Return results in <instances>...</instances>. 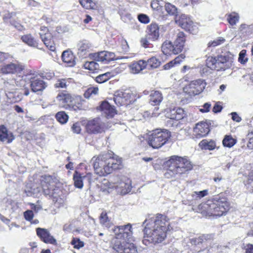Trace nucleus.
<instances>
[{
	"mask_svg": "<svg viewBox=\"0 0 253 253\" xmlns=\"http://www.w3.org/2000/svg\"><path fill=\"white\" fill-rule=\"evenodd\" d=\"M185 56L184 54H181L178 56H177L174 60L173 62H174L176 64H179L185 58Z\"/></svg>",
	"mask_w": 253,
	"mask_h": 253,
	"instance_id": "69168bd1",
	"label": "nucleus"
},
{
	"mask_svg": "<svg viewBox=\"0 0 253 253\" xmlns=\"http://www.w3.org/2000/svg\"><path fill=\"white\" fill-rule=\"evenodd\" d=\"M23 42H25L29 46L36 47L38 46V42L31 34L23 35L21 38Z\"/></svg>",
	"mask_w": 253,
	"mask_h": 253,
	"instance_id": "473e14b6",
	"label": "nucleus"
},
{
	"mask_svg": "<svg viewBox=\"0 0 253 253\" xmlns=\"http://www.w3.org/2000/svg\"><path fill=\"white\" fill-rule=\"evenodd\" d=\"M232 119L236 122L239 123L241 121V118L237 114L236 112H232L231 113Z\"/></svg>",
	"mask_w": 253,
	"mask_h": 253,
	"instance_id": "e2e57ef3",
	"label": "nucleus"
},
{
	"mask_svg": "<svg viewBox=\"0 0 253 253\" xmlns=\"http://www.w3.org/2000/svg\"><path fill=\"white\" fill-rule=\"evenodd\" d=\"M185 41V35L184 33L179 32L176 35V38L174 42V45L175 46V51L181 52L183 48L184 42Z\"/></svg>",
	"mask_w": 253,
	"mask_h": 253,
	"instance_id": "c85d7f7f",
	"label": "nucleus"
},
{
	"mask_svg": "<svg viewBox=\"0 0 253 253\" xmlns=\"http://www.w3.org/2000/svg\"><path fill=\"white\" fill-rule=\"evenodd\" d=\"M245 248L246 253H253V245L251 244H247Z\"/></svg>",
	"mask_w": 253,
	"mask_h": 253,
	"instance_id": "774afa93",
	"label": "nucleus"
},
{
	"mask_svg": "<svg viewBox=\"0 0 253 253\" xmlns=\"http://www.w3.org/2000/svg\"><path fill=\"white\" fill-rule=\"evenodd\" d=\"M44 44L51 51H53L55 50V44L52 39L49 41H45Z\"/></svg>",
	"mask_w": 253,
	"mask_h": 253,
	"instance_id": "6e6d98bb",
	"label": "nucleus"
},
{
	"mask_svg": "<svg viewBox=\"0 0 253 253\" xmlns=\"http://www.w3.org/2000/svg\"><path fill=\"white\" fill-rule=\"evenodd\" d=\"M13 57L8 53L0 52V63L5 61H11Z\"/></svg>",
	"mask_w": 253,
	"mask_h": 253,
	"instance_id": "49530a36",
	"label": "nucleus"
},
{
	"mask_svg": "<svg viewBox=\"0 0 253 253\" xmlns=\"http://www.w3.org/2000/svg\"><path fill=\"white\" fill-rule=\"evenodd\" d=\"M71 244L74 246L75 248L77 249H80L84 245V242L81 241L79 239L77 238H74L71 242Z\"/></svg>",
	"mask_w": 253,
	"mask_h": 253,
	"instance_id": "8fccbe9b",
	"label": "nucleus"
},
{
	"mask_svg": "<svg viewBox=\"0 0 253 253\" xmlns=\"http://www.w3.org/2000/svg\"><path fill=\"white\" fill-rule=\"evenodd\" d=\"M25 77V79L30 80L31 89L34 92L42 91L47 86L45 82L39 78L33 77L31 75L26 76Z\"/></svg>",
	"mask_w": 253,
	"mask_h": 253,
	"instance_id": "f3484780",
	"label": "nucleus"
},
{
	"mask_svg": "<svg viewBox=\"0 0 253 253\" xmlns=\"http://www.w3.org/2000/svg\"><path fill=\"white\" fill-rule=\"evenodd\" d=\"M222 109V107L220 105V102H218L215 104L214 106L213 107L212 111L215 113H219L221 112Z\"/></svg>",
	"mask_w": 253,
	"mask_h": 253,
	"instance_id": "052dcab7",
	"label": "nucleus"
},
{
	"mask_svg": "<svg viewBox=\"0 0 253 253\" xmlns=\"http://www.w3.org/2000/svg\"><path fill=\"white\" fill-rule=\"evenodd\" d=\"M184 110L180 107L169 109V112H167L168 117L172 120H180L184 118Z\"/></svg>",
	"mask_w": 253,
	"mask_h": 253,
	"instance_id": "393cba45",
	"label": "nucleus"
},
{
	"mask_svg": "<svg viewBox=\"0 0 253 253\" xmlns=\"http://www.w3.org/2000/svg\"><path fill=\"white\" fill-rule=\"evenodd\" d=\"M98 109L107 118H112L116 114L114 107L106 101L101 103Z\"/></svg>",
	"mask_w": 253,
	"mask_h": 253,
	"instance_id": "4be33fe9",
	"label": "nucleus"
},
{
	"mask_svg": "<svg viewBox=\"0 0 253 253\" xmlns=\"http://www.w3.org/2000/svg\"><path fill=\"white\" fill-rule=\"evenodd\" d=\"M27 4L29 6L37 7L40 5V3L34 0H28Z\"/></svg>",
	"mask_w": 253,
	"mask_h": 253,
	"instance_id": "338daca9",
	"label": "nucleus"
},
{
	"mask_svg": "<svg viewBox=\"0 0 253 253\" xmlns=\"http://www.w3.org/2000/svg\"><path fill=\"white\" fill-rule=\"evenodd\" d=\"M56 179L49 175H44L41 181V186L31 188V191H26L29 196L39 197L42 193L45 196L57 200L59 189L55 186Z\"/></svg>",
	"mask_w": 253,
	"mask_h": 253,
	"instance_id": "39448f33",
	"label": "nucleus"
},
{
	"mask_svg": "<svg viewBox=\"0 0 253 253\" xmlns=\"http://www.w3.org/2000/svg\"><path fill=\"white\" fill-rule=\"evenodd\" d=\"M246 185L248 188L253 191V169L249 174V177Z\"/></svg>",
	"mask_w": 253,
	"mask_h": 253,
	"instance_id": "3c124183",
	"label": "nucleus"
},
{
	"mask_svg": "<svg viewBox=\"0 0 253 253\" xmlns=\"http://www.w3.org/2000/svg\"><path fill=\"white\" fill-rule=\"evenodd\" d=\"M40 35L43 43L45 42V41H49L52 39L51 34L49 33H40Z\"/></svg>",
	"mask_w": 253,
	"mask_h": 253,
	"instance_id": "864d4df0",
	"label": "nucleus"
},
{
	"mask_svg": "<svg viewBox=\"0 0 253 253\" xmlns=\"http://www.w3.org/2000/svg\"><path fill=\"white\" fill-rule=\"evenodd\" d=\"M114 76V74L111 72H106L104 74L99 75L96 77V81L99 83H103Z\"/></svg>",
	"mask_w": 253,
	"mask_h": 253,
	"instance_id": "58836bf2",
	"label": "nucleus"
},
{
	"mask_svg": "<svg viewBox=\"0 0 253 253\" xmlns=\"http://www.w3.org/2000/svg\"><path fill=\"white\" fill-rule=\"evenodd\" d=\"M57 101L60 102V105L65 109L76 110L81 109V105L78 103L79 101H84L82 100L81 97L79 96L75 98L73 97L70 94L66 92H61L58 94L56 97Z\"/></svg>",
	"mask_w": 253,
	"mask_h": 253,
	"instance_id": "6e6552de",
	"label": "nucleus"
},
{
	"mask_svg": "<svg viewBox=\"0 0 253 253\" xmlns=\"http://www.w3.org/2000/svg\"><path fill=\"white\" fill-rule=\"evenodd\" d=\"M238 13L233 12L227 15V20L230 25L233 26L238 22L239 20Z\"/></svg>",
	"mask_w": 253,
	"mask_h": 253,
	"instance_id": "c9c22d12",
	"label": "nucleus"
},
{
	"mask_svg": "<svg viewBox=\"0 0 253 253\" xmlns=\"http://www.w3.org/2000/svg\"><path fill=\"white\" fill-rule=\"evenodd\" d=\"M98 88L96 87H91L87 89V90L84 93V96L85 98H89L91 95H96L98 94Z\"/></svg>",
	"mask_w": 253,
	"mask_h": 253,
	"instance_id": "de8ad7c7",
	"label": "nucleus"
},
{
	"mask_svg": "<svg viewBox=\"0 0 253 253\" xmlns=\"http://www.w3.org/2000/svg\"><path fill=\"white\" fill-rule=\"evenodd\" d=\"M138 19L139 22L144 24H147L150 21L149 17L144 14H139L138 15Z\"/></svg>",
	"mask_w": 253,
	"mask_h": 253,
	"instance_id": "603ef678",
	"label": "nucleus"
},
{
	"mask_svg": "<svg viewBox=\"0 0 253 253\" xmlns=\"http://www.w3.org/2000/svg\"><path fill=\"white\" fill-rule=\"evenodd\" d=\"M206 65L211 70H220V67L217 65V58L209 57L206 60Z\"/></svg>",
	"mask_w": 253,
	"mask_h": 253,
	"instance_id": "72a5a7b5",
	"label": "nucleus"
},
{
	"mask_svg": "<svg viewBox=\"0 0 253 253\" xmlns=\"http://www.w3.org/2000/svg\"><path fill=\"white\" fill-rule=\"evenodd\" d=\"M89 58L98 62L107 63L115 59V54L113 52L102 51L90 54Z\"/></svg>",
	"mask_w": 253,
	"mask_h": 253,
	"instance_id": "4468645a",
	"label": "nucleus"
},
{
	"mask_svg": "<svg viewBox=\"0 0 253 253\" xmlns=\"http://www.w3.org/2000/svg\"><path fill=\"white\" fill-rule=\"evenodd\" d=\"M115 188V184L112 182V177L110 181L104 179L100 186V189L102 192L109 193L110 190Z\"/></svg>",
	"mask_w": 253,
	"mask_h": 253,
	"instance_id": "f704fd0d",
	"label": "nucleus"
},
{
	"mask_svg": "<svg viewBox=\"0 0 253 253\" xmlns=\"http://www.w3.org/2000/svg\"><path fill=\"white\" fill-rule=\"evenodd\" d=\"M25 219L27 221H31L34 217V213L32 210H27L24 213Z\"/></svg>",
	"mask_w": 253,
	"mask_h": 253,
	"instance_id": "5fc2aeb1",
	"label": "nucleus"
},
{
	"mask_svg": "<svg viewBox=\"0 0 253 253\" xmlns=\"http://www.w3.org/2000/svg\"><path fill=\"white\" fill-rule=\"evenodd\" d=\"M246 54V50H242L239 53L238 61L242 64H244L248 61V58L245 57Z\"/></svg>",
	"mask_w": 253,
	"mask_h": 253,
	"instance_id": "09e8293b",
	"label": "nucleus"
},
{
	"mask_svg": "<svg viewBox=\"0 0 253 253\" xmlns=\"http://www.w3.org/2000/svg\"><path fill=\"white\" fill-rule=\"evenodd\" d=\"M170 137L171 133L168 130L157 129L149 135L147 140L148 145L153 149H159L165 145Z\"/></svg>",
	"mask_w": 253,
	"mask_h": 253,
	"instance_id": "0eeeda50",
	"label": "nucleus"
},
{
	"mask_svg": "<svg viewBox=\"0 0 253 253\" xmlns=\"http://www.w3.org/2000/svg\"><path fill=\"white\" fill-rule=\"evenodd\" d=\"M92 47L91 43L88 41L83 40L78 44V54L81 56H84Z\"/></svg>",
	"mask_w": 253,
	"mask_h": 253,
	"instance_id": "bb28decb",
	"label": "nucleus"
},
{
	"mask_svg": "<svg viewBox=\"0 0 253 253\" xmlns=\"http://www.w3.org/2000/svg\"><path fill=\"white\" fill-rule=\"evenodd\" d=\"M37 234L41 240L46 244L56 245V239L50 235L49 231L44 228H37L36 229Z\"/></svg>",
	"mask_w": 253,
	"mask_h": 253,
	"instance_id": "6ab92c4d",
	"label": "nucleus"
},
{
	"mask_svg": "<svg viewBox=\"0 0 253 253\" xmlns=\"http://www.w3.org/2000/svg\"><path fill=\"white\" fill-rule=\"evenodd\" d=\"M236 143V140L231 135H226L222 140V144L224 147L230 148Z\"/></svg>",
	"mask_w": 253,
	"mask_h": 253,
	"instance_id": "ea45409f",
	"label": "nucleus"
},
{
	"mask_svg": "<svg viewBox=\"0 0 253 253\" xmlns=\"http://www.w3.org/2000/svg\"><path fill=\"white\" fill-rule=\"evenodd\" d=\"M207 236L203 235L202 236H199L198 238H192L190 240V243L193 245H199L200 244H202L204 240H207Z\"/></svg>",
	"mask_w": 253,
	"mask_h": 253,
	"instance_id": "37998d69",
	"label": "nucleus"
},
{
	"mask_svg": "<svg viewBox=\"0 0 253 253\" xmlns=\"http://www.w3.org/2000/svg\"><path fill=\"white\" fill-rule=\"evenodd\" d=\"M146 63L148 68H156L160 65L161 62L156 57H152L146 61Z\"/></svg>",
	"mask_w": 253,
	"mask_h": 253,
	"instance_id": "4c0bfd02",
	"label": "nucleus"
},
{
	"mask_svg": "<svg viewBox=\"0 0 253 253\" xmlns=\"http://www.w3.org/2000/svg\"><path fill=\"white\" fill-rule=\"evenodd\" d=\"M229 205L225 197L216 196L199 206L201 212L209 216H220L229 210Z\"/></svg>",
	"mask_w": 253,
	"mask_h": 253,
	"instance_id": "20e7f679",
	"label": "nucleus"
},
{
	"mask_svg": "<svg viewBox=\"0 0 253 253\" xmlns=\"http://www.w3.org/2000/svg\"><path fill=\"white\" fill-rule=\"evenodd\" d=\"M147 68L146 61L140 60L137 62H134L129 65V69L131 73L138 74L141 71Z\"/></svg>",
	"mask_w": 253,
	"mask_h": 253,
	"instance_id": "a878e982",
	"label": "nucleus"
},
{
	"mask_svg": "<svg viewBox=\"0 0 253 253\" xmlns=\"http://www.w3.org/2000/svg\"><path fill=\"white\" fill-rule=\"evenodd\" d=\"M175 22L182 28L192 34H196L198 31L197 26L185 14H182L180 16L176 15Z\"/></svg>",
	"mask_w": 253,
	"mask_h": 253,
	"instance_id": "f8f14e48",
	"label": "nucleus"
},
{
	"mask_svg": "<svg viewBox=\"0 0 253 253\" xmlns=\"http://www.w3.org/2000/svg\"><path fill=\"white\" fill-rule=\"evenodd\" d=\"M159 27L156 23H152L147 27V37L151 41H154L159 37Z\"/></svg>",
	"mask_w": 253,
	"mask_h": 253,
	"instance_id": "5701e85b",
	"label": "nucleus"
},
{
	"mask_svg": "<svg viewBox=\"0 0 253 253\" xmlns=\"http://www.w3.org/2000/svg\"><path fill=\"white\" fill-rule=\"evenodd\" d=\"M94 171L99 176H105L114 170L121 169L122 161L120 158L112 157L111 154L106 153L100 155L91 159Z\"/></svg>",
	"mask_w": 253,
	"mask_h": 253,
	"instance_id": "7ed1b4c3",
	"label": "nucleus"
},
{
	"mask_svg": "<svg viewBox=\"0 0 253 253\" xmlns=\"http://www.w3.org/2000/svg\"><path fill=\"white\" fill-rule=\"evenodd\" d=\"M75 58L73 53L69 50L64 51L62 53V60L64 62L66 63L68 66L73 67L75 65Z\"/></svg>",
	"mask_w": 253,
	"mask_h": 253,
	"instance_id": "c756f323",
	"label": "nucleus"
},
{
	"mask_svg": "<svg viewBox=\"0 0 253 253\" xmlns=\"http://www.w3.org/2000/svg\"><path fill=\"white\" fill-rule=\"evenodd\" d=\"M4 22L13 26L18 30H21L23 26L18 22L16 17V13L14 12H7L3 17Z\"/></svg>",
	"mask_w": 253,
	"mask_h": 253,
	"instance_id": "412c9836",
	"label": "nucleus"
},
{
	"mask_svg": "<svg viewBox=\"0 0 253 253\" xmlns=\"http://www.w3.org/2000/svg\"><path fill=\"white\" fill-rule=\"evenodd\" d=\"M67 85V81L65 79L59 80L55 84V86L57 88H66Z\"/></svg>",
	"mask_w": 253,
	"mask_h": 253,
	"instance_id": "4d7b16f0",
	"label": "nucleus"
},
{
	"mask_svg": "<svg viewBox=\"0 0 253 253\" xmlns=\"http://www.w3.org/2000/svg\"><path fill=\"white\" fill-rule=\"evenodd\" d=\"M134 100V94L130 89L118 90L115 92L113 97V101L118 106L126 105Z\"/></svg>",
	"mask_w": 253,
	"mask_h": 253,
	"instance_id": "1a4fd4ad",
	"label": "nucleus"
},
{
	"mask_svg": "<svg viewBox=\"0 0 253 253\" xmlns=\"http://www.w3.org/2000/svg\"><path fill=\"white\" fill-rule=\"evenodd\" d=\"M174 44H172L170 41H165L162 45V51L165 55L177 54L179 52L175 51L176 48Z\"/></svg>",
	"mask_w": 253,
	"mask_h": 253,
	"instance_id": "cd10ccee",
	"label": "nucleus"
},
{
	"mask_svg": "<svg viewBox=\"0 0 253 253\" xmlns=\"http://www.w3.org/2000/svg\"><path fill=\"white\" fill-rule=\"evenodd\" d=\"M208 194V190H204L200 191H195L192 194V196L195 199H201Z\"/></svg>",
	"mask_w": 253,
	"mask_h": 253,
	"instance_id": "c03bdc74",
	"label": "nucleus"
},
{
	"mask_svg": "<svg viewBox=\"0 0 253 253\" xmlns=\"http://www.w3.org/2000/svg\"><path fill=\"white\" fill-rule=\"evenodd\" d=\"M24 69V66L20 63L15 61L3 64L0 67V72L2 74H20Z\"/></svg>",
	"mask_w": 253,
	"mask_h": 253,
	"instance_id": "ddd939ff",
	"label": "nucleus"
},
{
	"mask_svg": "<svg viewBox=\"0 0 253 253\" xmlns=\"http://www.w3.org/2000/svg\"><path fill=\"white\" fill-rule=\"evenodd\" d=\"M210 131L209 125L206 122L199 123L194 128V134L197 138L207 136Z\"/></svg>",
	"mask_w": 253,
	"mask_h": 253,
	"instance_id": "a211bd4d",
	"label": "nucleus"
},
{
	"mask_svg": "<svg viewBox=\"0 0 253 253\" xmlns=\"http://www.w3.org/2000/svg\"><path fill=\"white\" fill-rule=\"evenodd\" d=\"M168 170L171 172V175H181L191 170L193 165L186 157L172 156L167 162Z\"/></svg>",
	"mask_w": 253,
	"mask_h": 253,
	"instance_id": "423d86ee",
	"label": "nucleus"
},
{
	"mask_svg": "<svg viewBox=\"0 0 253 253\" xmlns=\"http://www.w3.org/2000/svg\"><path fill=\"white\" fill-rule=\"evenodd\" d=\"M150 40H149L147 37V35L144 37V38H142L141 39V45L144 46V47H147L149 44V41Z\"/></svg>",
	"mask_w": 253,
	"mask_h": 253,
	"instance_id": "0e129e2a",
	"label": "nucleus"
},
{
	"mask_svg": "<svg viewBox=\"0 0 253 253\" xmlns=\"http://www.w3.org/2000/svg\"><path fill=\"white\" fill-rule=\"evenodd\" d=\"M144 227V239L143 242L153 244L161 243L167 237V232L170 230L169 219L161 214L148 215L142 224Z\"/></svg>",
	"mask_w": 253,
	"mask_h": 253,
	"instance_id": "f03ea898",
	"label": "nucleus"
},
{
	"mask_svg": "<svg viewBox=\"0 0 253 253\" xmlns=\"http://www.w3.org/2000/svg\"><path fill=\"white\" fill-rule=\"evenodd\" d=\"M92 60L93 61H87L84 63V66L85 69L92 71L99 69L100 67L98 63H97V61L94 60Z\"/></svg>",
	"mask_w": 253,
	"mask_h": 253,
	"instance_id": "e433bc0d",
	"label": "nucleus"
},
{
	"mask_svg": "<svg viewBox=\"0 0 253 253\" xmlns=\"http://www.w3.org/2000/svg\"><path fill=\"white\" fill-rule=\"evenodd\" d=\"M91 176L92 175L90 173H87L85 175L82 176L79 172L75 171L73 175L75 186L78 188L82 189L84 185V181L87 182L89 184L91 183Z\"/></svg>",
	"mask_w": 253,
	"mask_h": 253,
	"instance_id": "aec40b11",
	"label": "nucleus"
},
{
	"mask_svg": "<svg viewBox=\"0 0 253 253\" xmlns=\"http://www.w3.org/2000/svg\"><path fill=\"white\" fill-rule=\"evenodd\" d=\"M15 137L13 133L4 126H0V140L6 143H11Z\"/></svg>",
	"mask_w": 253,
	"mask_h": 253,
	"instance_id": "b1692460",
	"label": "nucleus"
},
{
	"mask_svg": "<svg viewBox=\"0 0 253 253\" xmlns=\"http://www.w3.org/2000/svg\"><path fill=\"white\" fill-rule=\"evenodd\" d=\"M224 41V39L223 38L218 40H216L212 42H209L208 46L214 47L223 42Z\"/></svg>",
	"mask_w": 253,
	"mask_h": 253,
	"instance_id": "13d9d810",
	"label": "nucleus"
},
{
	"mask_svg": "<svg viewBox=\"0 0 253 253\" xmlns=\"http://www.w3.org/2000/svg\"><path fill=\"white\" fill-rule=\"evenodd\" d=\"M211 104L209 103H206L203 106V108L200 109V111L202 113H207L210 111Z\"/></svg>",
	"mask_w": 253,
	"mask_h": 253,
	"instance_id": "680f3d73",
	"label": "nucleus"
},
{
	"mask_svg": "<svg viewBox=\"0 0 253 253\" xmlns=\"http://www.w3.org/2000/svg\"><path fill=\"white\" fill-rule=\"evenodd\" d=\"M112 182L115 184V188L121 194H126L131 191V181L126 176H113L112 177Z\"/></svg>",
	"mask_w": 253,
	"mask_h": 253,
	"instance_id": "9d476101",
	"label": "nucleus"
},
{
	"mask_svg": "<svg viewBox=\"0 0 253 253\" xmlns=\"http://www.w3.org/2000/svg\"><path fill=\"white\" fill-rule=\"evenodd\" d=\"M86 131L89 133H98L103 131L104 124L100 119L95 118L87 121L86 125Z\"/></svg>",
	"mask_w": 253,
	"mask_h": 253,
	"instance_id": "dca6fc26",
	"label": "nucleus"
},
{
	"mask_svg": "<svg viewBox=\"0 0 253 253\" xmlns=\"http://www.w3.org/2000/svg\"><path fill=\"white\" fill-rule=\"evenodd\" d=\"M150 97V102L153 106L159 105L163 99L161 92L157 90H152Z\"/></svg>",
	"mask_w": 253,
	"mask_h": 253,
	"instance_id": "7c9ffc66",
	"label": "nucleus"
},
{
	"mask_svg": "<svg viewBox=\"0 0 253 253\" xmlns=\"http://www.w3.org/2000/svg\"><path fill=\"white\" fill-rule=\"evenodd\" d=\"M80 3L83 7L87 9L96 8V4L92 0H80Z\"/></svg>",
	"mask_w": 253,
	"mask_h": 253,
	"instance_id": "a19ab883",
	"label": "nucleus"
},
{
	"mask_svg": "<svg viewBox=\"0 0 253 253\" xmlns=\"http://www.w3.org/2000/svg\"><path fill=\"white\" fill-rule=\"evenodd\" d=\"M199 147L203 150H213L215 146V142L212 140L203 139L199 144Z\"/></svg>",
	"mask_w": 253,
	"mask_h": 253,
	"instance_id": "2f4dec72",
	"label": "nucleus"
},
{
	"mask_svg": "<svg viewBox=\"0 0 253 253\" xmlns=\"http://www.w3.org/2000/svg\"><path fill=\"white\" fill-rule=\"evenodd\" d=\"M100 222L104 227L112 230L115 238L112 240L111 245L114 253H138L137 248L132 243V236L131 225L114 226L110 222L107 213L102 212L100 216Z\"/></svg>",
	"mask_w": 253,
	"mask_h": 253,
	"instance_id": "f257e3e1",
	"label": "nucleus"
},
{
	"mask_svg": "<svg viewBox=\"0 0 253 253\" xmlns=\"http://www.w3.org/2000/svg\"><path fill=\"white\" fill-rule=\"evenodd\" d=\"M165 9L169 15H174L177 12L175 6L169 3H167L165 6Z\"/></svg>",
	"mask_w": 253,
	"mask_h": 253,
	"instance_id": "a18cd8bd",
	"label": "nucleus"
},
{
	"mask_svg": "<svg viewBox=\"0 0 253 253\" xmlns=\"http://www.w3.org/2000/svg\"><path fill=\"white\" fill-rule=\"evenodd\" d=\"M56 120L61 124H65L68 120V116L63 111L58 112L55 116Z\"/></svg>",
	"mask_w": 253,
	"mask_h": 253,
	"instance_id": "79ce46f5",
	"label": "nucleus"
},
{
	"mask_svg": "<svg viewBox=\"0 0 253 253\" xmlns=\"http://www.w3.org/2000/svg\"><path fill=\"white\" fill-rule=\"evenodd\" d=\"M72 130L74 133H79L81 130L80 124L78 123L74 124L72 126Z\"/></svg>",
	"mask_w": 253,
	"mask_h": 253,
	"instance_id": "bf43d9fd",
	"label": "nucleus"
},
{
	"mask_svg": "<svg viewBox=\"0 0 253 253\" xmlns=\"http://www.w3.org/2000/svg\"><path fill=\"white\" fill-rule=\"evenodd\" d=\"M217 65L220 70H225L230 68L233 62V55L229 52H226L218 55L217 57Z\"/></svg>",
	"mask_w": 253,
	"mask_h": 253,
	"instance_id": "2eb2a0df",
	"label": "nucleus"
},
{
	"mask_svg": "<svg viewBox=\"0 0 253 253\" xmlns=\"http://www.w3.org/2000/svg\"><path fill=\"white\" fill-rule=\"evenodd\" d=\"M207 85L205 80L198 79L193 81L187 85L183 88L184 92L190 96H194L201 93Z\"/></svg>",
	"mask_w": 253,
	"mask_h": 253,
	"instance_id": "9b49d317",
	"label": "nucleus"
}]
</instances>
